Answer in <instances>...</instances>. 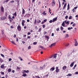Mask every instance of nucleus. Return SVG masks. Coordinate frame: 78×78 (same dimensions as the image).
<instances>
[{
  "label": "nucleus",
  "instance_id": "f257e3e1",
  "mask_svg": "<svg viewBox=\"0 0 78 78\" xmlns=\"http://www.w3.org/2000/svg\"><path fill=\"white\" fill-rule=\"evenodd\" d=\"M12 39H10L9 40L10 42H12V44H14L15 45H16V44L14 42V41Z\"/></svg>",
  "mask_w": 78,
  "mask_h": 78
},
{
  "label": "nucleus",
  "instance_id": "f03ea898",
  "mask_svg": "<svg viewBox=\"0 0 78 78\" xmlns=\"http://www.w3.org/2000/svg\"><path fill=\"white\" fill-rule=\"evenodd\" d=\"M17 29L18 30L20 31L21 30V27L19 25L17 27Z\"/></svg>",
  "mask_w": 78,
  "mask_h": 78
},
{
  "label": "nucleus",
  "instance_id": "7ed1b4c3",
  "mask_svg": "<svg viewBox=\"0 0 78 78\" xmlns=\"http://www.w3.org/2000/svg\"><path fill=\"white\" fill-rule=\"evenodd\" d=\"M65 22L66 24H67V25H69V23H70V22L69 21H67V20H65Z\"/></svg>",
  "mask_w": 78,
  "mask_h": 78
},
{
  "label": "nucleus",
  "instance_id": "20e7f679",
  "mask_svg": "<svg viewBox=\"0 0 78 78\" xmlns=\"http://www.w3.org/2000/svg\"><path fill=\"white\" fill-rule=\"evenodd\" d=\"M25 21L24 20H22V26H25Z\"/></svg>",
  "mask_w": 78,
  "mask_h": 78
},
{
  "label": "nucleus",
  "instance_id": "39448f33",
  "mask_svg": "<svg viewBox=\"0 0 78 78\" xmlns=\"http://www.w3.org/2000/svg\"><path fill=\"white\" fill-rule=\"evenodd\" d=\"M1 10L2 12H4V8L3 7V6H1Z\"/></svg>",
  "mask_w": 78,
  "mask_h": 78
},
{
  "label": "nucleus",
  "instance_id": "423d86ee",
  "mask_svg": "<svg viewBox=\"0 0 78 78\" xmlns=\"http://www.w3.org/2000/svg\"><path fill=\"white\" fill-rule=\"evenodd\" d=\"M56 5V3L55 2H51V5L52 6H55Z\"/></svg>",
  "mask_w": 78,
  "mask_h": 78
},
{
  "label": "nucleus",
  "instance_id": "0eeeda50",
  "mask_svg": "<svg viewBox=\"0 0 78 78\" xmlns=\"http://www.w3.org/2000/svg\"><path fill=\"white\" fill-rule=\"evenodd\" d=\"M74 63H75V62H72V63H71V64L70 65V67H72L73 66V65H74Z\"/></svg>",
  "mask_w": 78,
  "mask_h": 78
},
{
  "label": "nucleus",
  "instance_id": "6e6552de",
  "mask_svg": "<svg viewBox=\"0 0 78 78\" xmlns=\"http://www.w3.org/2000/svg\"><path fill=\"white\" fill-rule=\"evenodd\" d=\"M55 69H56V70H55L56 72H57V73L59 72V69H58V67L57 66L55 68Z\"/></svg>",
  "mask_w": 78,
  "mask_h": 78
},
{
  "label": "nucleus",
  "instance_id": "1a4fd4ad",
  "mask_svg": "<svg viewBox=\"0 0 78 78\" xmlns=\"http://www.w3.org/2000/svg\"><path fill=\"white\" fill-rule=\"evenodd\" d=\"M6 19V17L5 16H3V17H2L1 18V20H4Z\"/></svg>",
  "mask_w": 78,
  "mask_h": 78
},
{
  "label": "nucleus",
  "instance_id": "9d476101",
  "mask_svg": "<svg viewBox=\"0 0 78 78\" xmlns=\"http://www.w3.org/2000/svg\"><path fill=\"white\" fill-rule=\"evenodd\" d=\"M24 16L27 17H29L30 16V15L29 14H27Z\"/></svg>",
  "mask_w": 78,
  "mask_h": 78
},
{
  "label": "nucleus",
  "instance_id": "9b49d317",
  "mask_svg": "<svg viewBox=\"0 0 78 78\" xmlns=\"http://www.w3.org/2000/svg\"><path fill=\"white\" fill-rule=\"evenodd\" d=\"M62 26L64 27H65V21H63L62 23Z\"/></svg>",
  "mask_w": 78,
  "mask_h": 78
},
{
  "label": "nucleus",
  "instance_id": "f8f14e48",
  "mask_svg": "<svg viewBox=\"0 0 78 78\" xmlns=\"http://www.w3.org/2000/svg\"><path fill=\"white\" fill-rule=\"evenodd\" d=\"M55 70V67H52L50 69V71L51 72L52 71H53Z\"/></svg>",
  "mask_w": 78,
  "mask_h": 78
},
{
  "label": "nucleus",
  "instance_id": "ddd939ff",
  "mask_svg": "<svg viewBox=\"0 0 78 78\" xmlns=\"http://www.w3.org/2000/svg\"><path fill=\"white\" fill-rule=\"evenodd\" d=\"M44 37L45 38H46V39H49L50 38V37H49V36H48L45 35L44 36Z\"/></svg>",
  "mask_w": 78,
  "mask_h": 78
},
{
  "label": "nucleus",
  "instance_id": "4468645a",
  "mask_svg": "<svg viewBox=\"0 0 78 78\" xmlns=\"http://www.w3.org/2000/svg\"><path fill=\"white\" fill-rule=\"evenodd\" d=\"M4 30H1V32H2V35H3V36H5V34H4Z\"/></svg>",
  "mask_w": 78,
  "mask_h": 78
},
{
  "label": "nucleus",
  "instance_id": "2eb2a0df",
  "mask_svg": "<svg viewBox=\"0 0 78 78\" xmlns=\"http://www.w3.org/2000/svg\"><path fill=\"white\" fill-rule=\"evenodd\" d=\"M56 55H57V54H55L54 55H52L53 58H56Z\"/></svg>",
  "mask_w": 78,
  "mask_h": 78
},
{
  "label": "nucleus",
  "instance_id": "dca6fc26",
  "mask_svg": "<svg viewBox=\"0 0 78 78\" xmlns=\"http://www.w3.org/2000/svg\"><path fill=\"white\" fill-rule=\"evenodd\" d=\"M25 13V11L24 9H23L22 14H24Z\"/></svg>",
  "mask_w": 78,
  "mask_h": 78
},
{
  "label": "nucleus",
  "instance_id": "f3484780",
  "mask_svg": "<svg viewBox=\"0 0 78 78\" xmlns=\"http://www.w3.org/2000/svg\"><path fill=\"white\" fill-rule=\"evenodd\" d=\"M70 9V5L69 4V3H68V6H67V10H69Z\"/></svg>",
  "mask_w": 78,
  "mask_h": 78
},
{
  "label": "nucleus",
  "instance_id": "a211bd4d",
  "mask_svg": "<svg viewBox=\"0 0 78 78\" xmlns=\"http://www.w3.org/2000/svg\"><path fill=\"white\" fill-rule=\"evenodd\" d=\"M66 6H67V4L66 3H65V4L64 5L63 9H65V8H66Z\"/></svg>",
  "mask_w": 78,
  "mask_h": 78
},
{
  "label": "nucleus",
  "instance_id": "6ab92c4d",
  "mask_svg": "<svg viewBox=\"0 0 78 78\" xmlns=\"http://www.w3.org/2000/svg\"><path fill=\"white\" fill-rule=\"evenodd\" d=\"M56 20H57V17H56L55 18L53 19V22H55V21H56Z\"/></svg>",
  "mask_w": 78,
  "mask_h": 78
},
{
  "label": "nucleus",
  "instance_id": "aec40b11",
  "mask_svg": "<svg viewBox=\"0 0 78 78\" xmlns=\"http://www.w3.org/2000/svg\"><path fill=\"white\" fill-rule=\"evenodd\" d=\"M55 44H56V43H54L52 44H51V47H53V46H55Z\"/></svg>",
  "mask_w": 78,
  "mask_h": 78
},
{
  "label": "nucleus",
  "instance_id": "412c9836",
  "mask_svg": "<svg viewBox=\"0 0 78 78\" xmlns=\"http://www.w3.org/2000/svg\"><path fill=\"white\" fill-rule=\"evenodd\" d=\"M13 16H15V17L17 16V12H16L14 14H13Z\"/></svg>",
  "mask_w": 78,
  "mask_h": 78
},
{
  "label": "nucleus",
  "instance_id": "4be33fe9",
  "mask_svg": "<svg viewBox=\"0 0 78 78\" xmlns=\"http://www.w3.org/2000/svg\"><path fill=\"white\" fill-rule=\"evenodd\" d=\"M0 67L1 69H3V68L5 67V66H4V65H2Z\"/></svg>",
  "mask_w": 78,
  "mask_h": 78
},
{
  "label": "nucleus",
  "instance_id": "5701e85b",
  "mask_svg": "<svg viewBox=\"0 0 78 78\" xmlns=\"http://www.w3.org/2000/svg\"><path fill=\"white\" fill-rule=\"evenodd\" d=\"M37 23V21L36 19H35L34 21V24L35 25V24H36Z\"/></svg>",
  "mask_w": 78,
  "mask_h": 78
},
{
  "label": "nucleus",
  "instance_id": "b1692460",
  "mask_svg": "<svg viewBox=\"0 0 78 78\" xmlns=\"http://www.w3.org/2000/svg\"><path fill=\"white\" fill-rule=\"evenodd\" d=\"M66 68H67V66H65L63 67L62 69L63 70H66Z\"/></svg>",
  "mask_w": 78,
  "mask_h": 78
},
{
  "label": "nucleus",
  "instance_id": "393cba45",
  "mask_svg": "<svg viewBox=\"0 0 78 78\" xmlns=\"http://www.w3.org/2000/svg\"><path fill=\"white\" fill-rule=\"evenodd\" d=\"M24 72H25V73H29V70H27V71L26 70H24Z\"/></svg>",
  "mask_w": 78,
  "mask_h": 78
},
{
  "label": "nucleus",
  "instance_id": "a878e982",
  "mask_svg": "<svg viewBox=\"0 0 78 78\" xmlns=\"http://www.w3.org/2000/svg\"><path fill=\"white\" fill-rule=\"evenodd\" d=\"M72 75L70 73H69L68 74L66 75V76H72Z\"/></svg>",
  "mask_w": 78,
  "mask_h": 78
},
{
  "label": "nucleus",
  "instance_id": "bb28decb",
  "mask_svg": "<svg viewBox=\"0 0 78 78\" xmlns=\"http://www.w3.org/2000/svg\"><path fill=\"white\" fill-rule=\"evenodd\" d=\"M78 45V42H77V41H76L75 43V46H77Z\"/></svg>",
  "mask_w": 78,
  "mask_h": 78
},
{
  "label": "nucleus",
  "instance_id": "cd10ccee",
  "mask_svg": "<svg viewBox=\"0 0 78 78\" xmlns=\"http://www.w3.org/2000/svg\"><path fill=\"white\" fill-rule=\"evenodd\" d=\"M8 72H11V69H9L8 70Z\"/></svg>",
  "mask_w": 78,
  "mask_h": 78
},
{
  "label": "nucleus",
  "instance_id": "c85d7f7f",
  "mask_svg": "<svg viewBox=\"0 0 78 78\" xmlns=\"http://www.w3.org/2000/svg\"><path fill=\"white\" fill-rule=\"evenodd\" d=\"M45 67V66H44V65L43 67H40V69L41 70H42L43 69V67Z\"/></svg>",
  "mask_w": 78,
  "mask_h": 78
},
{
  "label": "nucleus",
  "instance_id": "c756f323",
  "mask_svg": "<svg viewBox=\"0 0 78 78\" xmlns=\"http://www.w3.org/2000/svg\"><path fill=\"white\" fill-rule=\"evenodd\" d=\"M16 1L17 2L18 5H19V0H16Z\"/></svg>",
  "mask_w": 78,
  "mask_h": 78
},
{
  "label": "nucleus",
  "instance_id": "7c9ffc66",
  "mask_svg": "<svg viewBox=\"0 0 78 78\" xmlns=\"http://www.w3.org/2000/svg\"><path fill=\"white\" fill-rule=\"evenodd\" d=\"M0 62H1L2 63V62H3V59H2L0 58Z\"/></svg>",
  "mask_w": 78,
  "mask_h": 78
},
{
  "label": "nucleus",
  "instance_id": "2f4dec72",
  "mask_svg": "<svg viewBox=\"0 0 78 78\" xmlns=\"http://www.w3.org/2000/svg\"><path fill=\"white\" fill-rule=\"evenodd\" d=\"M27 76V74H23L22 75V76Z\"/></svg>",
  "mask_w": 78,
  "mask_h": 78
},
{
  "label": "nucleus",
  "instance_id": "473e14b6",
  "mask_svg": "<svg viewBox=\"0 0 78 78\" xmlns=\"http://www.w3.org/2000/svg\"><path fill=\"white\" fill-rule=\"evenodd\" d=\"M33 44L34 45H36L37 44V42H34Z\"/></svg>",
  "mask_w": 78,
  "mask_h": 78
},
{
  "label": "nucleus",
  "instance_id": "72a5a7b5",
  "mask_svg": "<svg viewBox=\"0 0 78 78\" xmlns=\"http://www.w3.org/2000/svg\"><path fill=\"white\" fill-rule=\"evenodd\" d=\"M37 23H41V21L40 20H38L37 21Z\"/></svg>",
  "mask_w": 78,
  "mask_h": 78
},
{
  "label": "nucleus",
  "instance_id": "f704fd0d",
  "mask_svg": "<svg viewBox=\"0 0 78 78\" xmlns=\"http://www.w3.org/2000/svg\"><path fill=\"white\" fill-rule=\"evenodd\" d=\"M60 29L61 30H63V29H64V28H63V27H62L61 26L60 27Z\"/></svg>",
  "mask_w": 78,
  "mask_h": 78
},
{
  "label": "nucleus",
  "instance_id": "c9c22d12",
  "mask_svg": "<svg viewBox=\"0 0 78 78\" xmlns=\"http://www.w3.org/2000/svg\"><path fill=\"white\" fill-rule=\"evenodd\" d=\"M45 12H43L42 13V14H44V15H46L47 14V13Z\"/></svg>",
  "mask_w": 78,
  "mask_h": 78
},
{
  "label": "nucleus",
  "instance_id": "e433bc0d",
  "mask_svg": "<svg viewBox=\"0 0 78 78\" xmlns=\"http://www.w3.org/2000/svg\"><path fill=\"white\" fill-rule=\"evenodd\" d=\"M9 19H12V18L11 17V16H10V15L9 16Z\"/></svg>",
  "mask_w": 78,
  "mask_h": 78
},
{
  "label": "nucleus",
  "instance_id": "4c0bfd02",
  "mask_svg": "<svg viewBox=\"0 0 78 78\" xmlns=\"http://www.w3.org/2000/svg\"><path fill=\"white\" fill-rule=\"evenodd\" d=\"M69 37V35L68 34H66L65 37Z\"/></svg>",
  "mask_w": 78,
  "mask_h": 78
},
{
  "label": "nucleus",
  "instance_id": "58836bf2",
  "mask_svg": "<svg viewBox=\"0 0 78 78\" xmlns=\"http://www.w3.org/2000/svg\"><path fill=\"white\" fill-rule=\"evenodd\" d=\"M42 27L43 28H45V25L43 24L42 25Z\"/></svg>",
  "mask_w": 78,
  "mask_h": 78
},
{
  "label": "nucleus",
  "instance_id": "ea45409f",
  "mask_svg": "<svg viewBox=\"0 0 78 78\" xmlns=\"http://www.w3.org/2000/svg\"><path fill=\"white\" fill-rule=\"evenodd\" d=\"M19 58L20 59V61H22L23 59H22V58L20 57H19Z\"/></svg>",
  "mask_w": 78,
  "mask_h": 78
},
{
  "label": "nucleus",
  "instance_id": "a19ab883",
  "mask_svg": "<svg viewBox=\"0 0 78 78\" xmlns=\"http://www.w3.org/2000/svg\"><path fill=\"white\" fill-rule=\"evenodd\" d=\"M1 55L2 57H3V58H4L5 57V56H4V55H3V54H1Z\"/></svg>",
  "mask_w": 78,
  "mask_h": 78
},
{
  "label": "nucleus",
  "instance_id": "79ce46f5",
  "mask_svg": "<svg viewBox=\"0 0 78 78\" xmlns=\"http://www.w3.org/2000/svg\"><path fill=\"white\" fill-rule=\"evenodd\" d=\"M72 16H70L69 17V19H72Z\"/></svg>",
  "mask_w": 78,
  "mask_h": 78
},
{
  "label": "nucleus",
  "instance_id": "37998d69",
  "mask_svg": "<svg viewBox=\"0 0 78 78\" xmlns=\"http://www.w3.org/2000/svg\"><path fill=\"white\" fill-rule=\"evenodd\" d=\"M56 30L57 31H59V28H58L56 29Z\"/></svg>",
  "mask_w": 78,
  "mask_h": 78
},
{
  "label": "nucleus",
  "instance_id": "c03bdc74",
  "mask_svg": "<svg viewBox=\"0 0 78 78\" xmlns=\"http://www.w3.org/2000/svg\"><path fill=\"white\" fill-rule=\"evenodd\" d=\"M4 74H5V73H4V72H1V75H4Z\"/></svg>",
  "mask_w": 78,
  "mask_h": 78
},
{
  "label": "nucleus",
  "instance_id": "a18cd8bd",
  "mask_svg": "<svg viewBox=\"0 0 78 78\" xmlns=\"http://www.w3.org/2000/svg\"><path fill=\"white\" fill-rule=\"evenodd\" d=\"M76 25V24L75 23H74L72 25L73 27H74V26H75Z\"/></svg>",
  "mask_w": 78,
  "mask_h": 78
},
{
  "label": "nucleus",
  "instance_id": "49530a36",
  "mask_svg": "<svg viewBox=\"0 0 78 78\" xmlns=\"http://www.w3.org/2000/svg\"><path fill=\"white\" fill-rule=\"evenodd\" d=\"M28 50H30V49H31V46H30L28 48Z\"/></svg>",
  "mask_w": 78,
  "mask_h": 78
},
{
  "label": "nucleus",
  "instance_id": "de8ad7c7",
  "mask_svg": "<svg viewBox=\"0 0 78 78\" xmlns=\"http://www.w3.org/2000/svg\"><path fill=\"white\" fill-rule=\"evenodd\" d=\"M69 43H67L66 45V47H67V46H69Z\"/></svg>",
  "mask_w": 78,
  "mask_h": 78
},
{
  "label": "nucleus",
  "instance_id": "09e8293b",
  "mask_svg": "<svg viewBox=\"0 0 78 78\" xmlns=\"http://www.w3.org/2000/svg\"><path fill=\"white\" fill-rule=\"evenodd\" d=\"M41 31V28H40L38 30V32H40Z\"/></svg>",
  "mask_w": 78,
  "mask_h": 78
},
{
  "label": "nucleus",
  "instance_id": "8fccbe9b",
  "mask_svg": "<svg viewBox=\"0 0 78 78\" xmlns=\"http://www.w3.org/2000/svg\"><path fill=\"white\" fill-rule=\"evenodd\" d=\"M65 19H68V16H66L65 17Z\"/></svg>",
  "mask_w": 78,
  "mask_h": 78
},
{
  "label": "nucleus",
  "instance_id": "3c124183",
  "mask_svg": "<svg viewBox=\"0 0 78 78\" xmlns=\"http://www.w3.org/2000/svg\"><path fill=\"white\" fill-rule=\"evenodd\" d=\"M75 74L76 75H78V72H75Z\"/></svg>",
  "mask_w": 78,
  "mask_h": 78
},
{
  "label": "nucleus",
  "instance_id": "603ef678",
  "mask_svg": "<svg viewBox=\"0 0 78 78\" xmlns=\"http://www.w3.org/2000/svg\"><path fill=\"white\" fill-rule=\"evenodd\" d=\"M47 33V32H44V35H45V34H46Z\"/></svg>",
  "mask_w": 78,
  "mask_h": 78
},
{
  "label": "nucleus",
  "instance_id": "864d4df0",
  "mask_svg": "<svg viewBox=\"0 0 78 78\" xmlns=\"http://www.w3.org/2000/svg\"><path fill=\"white\" fill-rule=\"evenodd\" d=\"M49 22H50V23H52V22H53V20H51L49 21Z\"/></svg>",
  "mask_w": 78,
  "mask_h": 78
},
{
  "label": "nucleus",
  "instance_id": "5fc2aeb1",
  "mask_svg": "<svg viewBox=\"0 0 78 78\" xmlns=\"http://www.w3.org/2000/svg\"><path fill=\"white\" fill-rule=\"evenodd\" d=\"M14 1L12 0V1H10V3H14Z\"/></svg>",
  "mask_w": 78,
  "mask_h": 78
},
{
  "label": "nucleus",
  "instance_id": "6e6d98bb",
  "mask_svg": "<svg viewBox=\"0 0 78 78\" xmlns=\"http://www.w3.org/2000/svg\"><path fill=\"white\" fill-rule=\"evenodd\" d=\"M12 60V59L11 58H10L9 59V61H11Z\"/></svg>",
  "mask_w": 78,
  "mask_h": 78
},
{
  "label": "nucleus",
  "instance_id": "4d7b16f0",
  "mask_svg": "<svg viewBox=\"0 0 78 78\" xmlns=\"http://www.w3.org/2000/svg\"><path fill=\"white\" fill-rule=\"evenodd\" d=\"M5 77L6 78H8V75H6L5 76Z\"/></svg>",
  "mask_w": 78,
  "mask_h": 78
},
{
  "label": "nucleus",
  "instance_id": "13d9d810",
  "mask_svg": "<svg viewBox=\"0 0 78 78\" xmlns=\"http://www.w3.org/2000/svg\"><path fill=\"white\" fill-rule=\"evenodd\" d=\"M44 22H47V20L46 19L44 20Z\"/></svg>",
  "mask_w": 78,
  "mask_h": 78
},
{
  "label": "nucleus",
  "instance_id": "bf43d9fd",
  "mask_svg": "<svg viewBox=\"0 0 78 78\" xmlns=\"http://www.w3.org/2000/svg\"><path fill=\"white\" fill-rule=\"evenodd\" d=\"M12 23L13 24V25H14V24H15V22L14 21H12Z\"/></svg>",
  "mask_w": 78,
  "mask_h": 78
},
{
  "label": "nucleus",
  "instance_id": "052dcab7",
  "mask_svg": "<svg viewBox=\"0 0 78 78\" xmlns=\"http://www.w3.org/2000/svg\"><path fill=\"white\" fill-rule=\"evenodd\" d=\"M27 39H30V36H28L27 37Z\"/></svg>",
  "mask_w": 78,
  "mask_h": 78
},
{
  "label": "nucleus",
  "instance_id": "680f3d73",
  "mask_svg": "<svg viewBox=\"0 0 78 78\" xmlns=\"http://www.w3.org/2000/svg\"><path fill=\"white\" fill-rule=\"evenodd\" d=\"M15 72V71H14V70H12V72L13 73H14Z\"/></svg>",
  "mask_w": 78,
  "mask_h": 78
},
{
  "label": "nucleus",
  "instance_id": "e2e57ef3",
  "mask_svg": "<svg viewBox=\"0 0 78 78\" xmlns=\"http://www.w3.org/2000/svg\"><path fill=\"white\" fill-rule=\"evenodd\" d=\"M30 34H31V33H30V32H28V35H30Z\"/></svg>",
  "mask_w": 78,
  "mask_h": 78
},
{
  "label": "nucleus",
  "instance_id": "0e129e2a",
  "mask_svg": "<svg viewBox=\"0 0 78 78\" xmlns=\"http://www.w3.org/2000/svg\"><path fill=\"white\" fill-rule=\"evenodd\" d=\"M17 69H20V68L19 67H18V66H17Z\"/></svg>",
  "mask_w": 78,
  "mask_h": 78
},
{
  "label": "nucleus",
  "instance_id": "69168bd1",
  "mask_svg": "<svg viewBox=\"0 0 78 78\" xmlns=\"http://www.w3.org/2000/svg\"><path fill=\"white\" fill-rule=\"evenodd\" d=\"M44 21H43V22H41V24H44Z\"/></svg>",
  "mask_w": 78,
  "mask_h": 78
},
{
  "label": "nucleus",
  "instance_id": "338daca9",
  "mask_svg": "<svg viewBox=\"0 0 78 78\" xmlns=\"http://www.w3.org/2000/svg\"><path fill=\"white\" fill-rule=\"evenodd\" d=\"M27 22H30V20H27Z\"/></svg>",
  "mask_w": 78,
  "mask_h": 78
},
{
  "label": "nucleus",
  "instance_id": "774afa93",
  "mask_svg": "<svg viewBox=\"0 0 78 78\" xmlns=\"http://www.w3.org/2000/svg\"><path fill=\"white\" fill-rule=\"evenodd\" d=\"M13 37H16V35L14 34V36H13Z\"/></svg>",
  "mask_w": 78,
  "mask_h": 78
}]
</instances>
